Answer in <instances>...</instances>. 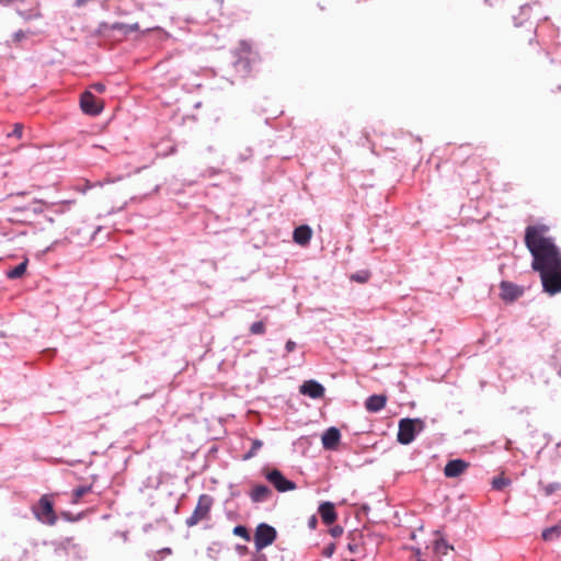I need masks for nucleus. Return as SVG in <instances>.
Instances as JSON below:
<instances>
[{"mask_svg":"<svg viewBox=\"0 0 561 561\" xmlns=\"http://www.w3.org/2000/svg\"><path fill=\"white\" fill-rule=\"evenodd\" d=\"M525 244L531 253V267L539 273L543 290L550 296L561 293V251L548 237V227L528 226Z\"/></svg>","mask_w":561,"mask_h":561,"instance_id":"1","label":"nucleus"},{"mask_svg":"<svg viewBox=\"0 0 561 561\" xmlns=\"http://www.w3.org/2000/svg\"><path fill=\"white\" fill-rule=\"evenodd\" d=\"M32 512L36 519L43 524L53 526L57 522V515L54 511L53 495H43L38 502L32 506Z\"/></svg>","mask_w":561,"mask_h":561,"instance_id":"2","label":"nucleus"},{"mask_svg":"<svg viewBox=\"0 0 561 561\" xmlns=\"http://www.w3.org/2000/svg\"><path fill=\"white\" fill-rule=\"evenodd\" d=\"M424 428V422L420 419H402L399 422L398 442L404 445L412 443Z\"/></svg>","mask_w":561,"mask_h":561,"instance_id":"3","label":"nucleus"},{"mask_svg":"<svg viewBox=\"0 0 561 561\" xmlns=\"http://www.w3.org/2000/svg\"><path fill=\"white\" fill-rule=\"evenodd\" d=\"M214 504V500L208 494H202L198 497L197 505L193 514L186 519V525L193 527L204 519H207Z\"/></svg>","mask_w":561,"mask_h":561,"instance_id":"4","label":"nucleus"},{"mask_svg":"<svg viewBox=\"0 0 561 561\" xmlns=\"http://www.w3.org/2000/svg\"><path fill=\"white\" fill-rule=\"evenodd\" d=\"M276 539V530L267 525V524H260L254 534V543L256 551H261L265 547L272 545Z\"/></svg>","mask_w":561,"mask_h":561,"instance_id":"5","label":"nucleus"},{"mask_svg":"<svg viewBox=\"0 0 561 561\" xmlns=\"http://www.w3.org/2000/svg\"><path fill=\"white\" fill-rule=\"evenodd\" d=\"M80 107L83 113L95 116L102 112L104 102L96 98L91 91H84L80 98Z\"/></svg>","mask_w":561,"mask_h":561,"instance_id":"6","label":"nucleus"},{"mask_svg":"<svg viewBox=\"0 0 561 561\" xmlns=\"http://www.w3.org/2000/svg\"><path fill=\"white\" fill-rule=\"evenodd\" d=\"M265 478L278 492H286L296 488V484L286 479L277 469L265 470Z\"/></svg>","mask_w":561,"mask_h":561,"instance_id":"7","label":"nucleus"},{"mask_svg":"<svg viewBox=\"0 0 561 561\" xmlns=\"http://www.w3.org/2000/svg\"><path fill=\"white\" fill-rule=\"evenodd\" d=\"M256 53L252 51L251 46L242 43L240 45V58L237 60L236 66L241 67L243 71L249 72L251 70V64L256 60Z\"/></svg>","mask_w":561,"mask_h":561,"instance_id":"8","label":"nucleus"},{"mask_svg":"<svg viewBox=\"0 0 561 561\" xmlns=\"http://www.w3.org/2000/svg\"><path fill=\"white\" fill-rule=\"evenodd\" d=\"M318 513L327 526H332L337 520L335 505L332 502H322L318 507Z\"/></svg>","mask_w":561,"mask_h":561,"instance_id":"9","label":"nucleus"},{"mask_svg":"<svg viewBox=\"0 0 561 561\" xmlns=\"http://www.w3.org/2000/svg\"><path fill=\"white\" fill-rule=\"evenodd\" d=\"M324 387L314 380L305 381L300 386V393H302L304 396H308L312 399L322 398L324 396Z\"/></svg>","mask_w":561,"mask_h":561,"instance_id":"10","label":"nucleus"},{"mask_svg":"<svg viewBox=\"0 0 561 561\" xmlns=\"http://www.w3.org/2000/svg\"><path fill=\"white\" fill-rule=\"evenodd\" d=\"M341 439V433L336 427H329L322 435V446L328 450H335Z\"/></svg>","mask_w":561,"mask_h":561,"instance_id":"11","label":"nucleus"},{"mask_svg":"<svg viewBox=\"0 0 561 561\" xmlns=\"http://www.w3.org/2000/svg\"><path fill=\"white\" fill-rule=\"evenodd\" d=\"M522 295H523L522 287H519L515 284L508 283V282H503L501 284L500 296L503 300L511 302V301L516 300Z\"/></svg>","mask_w":561,"mask_h":561,"instance_id":"12","label":"nucleus"},{"mask_svg":"<svg viewBox=\"0 0 561 561\" xmlns=\"http://www.w3.org/2000/svg\"><path fill=\"white\" fill-rule=\"evenodd\" d=\"M468 463L461 459H455L447 462L444 469V473L448 478H456L462 474L467 468Z\"/></svg>","mask_w":561,"mask_h":561,"instance_id":"13","label":"nucleus"},{"mask_svg":"<svg viewBox=\"0 0 561 561\" xmlns=\"http://www.w3.org/2000/svg\"><path fill=\"white\" fill-rule=\"evenodd\" d=\"M387 403V397L385 394H373L365 401V409L368 412L377 413L381 411Z\"/></svg>","mask_w":561,"mask_h":561,"instance_id":"14","label":"nucleus"},{"mask_svg":"<svg viewBox=\"0 0 561 561\" xmlns=\"http://www.w3.org/2000/svg\"><path fill=\"white\" fill-rule=\"evenodd\" d=\"M311 237H312V230L307 225L297 227L294 230V234H293L294 241L297 244L302 245V247H306L309 244Z\"/></svg>","mask_w":561,"mask_h":561,"instance_id":"15","label":"nucleus"},{"mask_svg":"<svg viewBox=\"0 0 561 561\" xmlns=\"http://www.w3.org/2000/svg\"><path fill=\"white\" fill-rule=\"evenodd\" d=\"M271 490L264 484H255L249 492V496L254 503L266 501L271 496Z\"/></svg>","mask_w":561,"mask_h":561,"instance_id":"16","label":"nucleus"},{"mask_svg":"<svg viewBox=\"0 0 561 561\" xmlns=\"http://www.w3.org/2000/svg\"><path fill=\"white\" fill-rule=\"evenodd\" d=\"M434 552L438 556H446L453 547L444 539L438 533L436 534V538L434 540L433 546Z\"/></svg>","mask_w":561,"mask_h":561,"instance_id":"17","label":"nucleus"},{"mask_svg":"<svg viewBox=\"0 0 561 561\" xmlns=\"http://www.w3.org/2000/svg\"><path fill=\"white\" fill-rule=\"evenodd\" d=\"M561 536V523L559 525L543 529L541 538L545 541H553L559 539Z\"/></svg>","mask_w":561,"mask_h":561,"instance_id":"18","label":"nucleus"},{"mask_svg":"<svg viewBox=\"0 0 561 561\" xmlns=\"http://www.w3.org/2000/svg\"><path fill=\"white\" fill-rule=\"evenodd\" d=\"M24 136V126L20 123H15L10 130H3L0 134V137L7 138H22Z\"/></svg>","mask_w":561,"mask_h":561,"instance_id":"19","label":"nucleus"},{"mask_svg":"<svg viewBox=\"0 0 561 561\" xmlns=\"http://www.w3.org/2000/svg\"><path fill=\"white\" fill-rule=\"evenodd\" d=\"M27 264H28V260L25 257L21 264H19L14 268L7 272L8 278L16 279V278L22 277L26 272Z\"/></svg>","mask_w":561,"mask_h":561,"instance_id":"20","label":"nucleus"},{"mask_svg":"<svg viewBox=\"0 0 561 561\" xmlns=\"http://www.w3.org/2000/svg\"><path fill=\"white\" fill-rule=\"evenodd\" d=\"M91 492L90 485L78 486L72 491L71 494V504L80 503L81 499Z\"/></svg>","mask_w":561,"mask_h":561,"instance_id":"21","label":"nucleus"},{"mask_svg":"<svg viewBox=\"0 0 561 561\" xmlns=\"http://www.w3.org/2000/svg\"><path fill=\"white\" fill-rule=\"evenodd\" d=\"M111 30L121 31V32H123L126 35V34H129V33L138 31L139 30V25H138V23L124 24V23L116 22V23L111 25Z\"/></svg>","mask_w":561,"mask_h":561,"instance_id":"22","label":"nucleus"},{"mask_svg":"<svg viewBox=\"0 0 561 561\" xmlns=\"http://www.w3.org/2000/svg\"><path fill=\"white\" fill-rule=\"evenodd\" d=\"M233 534L236 536H239L241 538H243L245 541H250L251 540V536H250V533L248 530V528L245 526H242V525H238L233 528Z\"/></svg>","mask_w":561,"mask_h":561,"instance_id":"23","label":"nucleus"},{"mask_svg":"<svg viewBox=\"0 0 561 561\" xmlns=\"http://www.w3.org/2000/svg\"><path fill=\"white\" fill-rule=\"evenodd\" d=\"M265 323L263 321H257L251 324L250 332L254 335H261L265 333Z\"/></svg>","mask_w":561,"mask_h":561,"instance_id":"24","label":"nucleus"},{"mask_svg":"<svg viewBox=\"0 0 561 561\" xmlns=\"http://www.w3.org/2000/svg\"><path fill=\"white\" fill-rule=\"evenodd\" d=\"M511 483V480L505 477H499L493 479V489L502 490Z\"/></svg>","mask_w":561,"mask_h":561,"instance_id":"25","label":"nucleus"},{"mask_svg":"<svg viewBox=\"0 0 561 561\" xmlns=\"http://www.w3.org/2000/svg\"><path fill=\"white\" fill-rule=\"evenodd\" d=\"M262 445H263V443L261 440L254 439L252 442V448L250 449V451L245 458L253 457L257 453V450L262 447Z\"/></svg>","mask_w":561,"mask_h":561,"instance_id":"26","label":"nucleus"},{"mask_svg":"<svg viewBox=\"0 0 561 561\" xmlns=\"http://www.w3.org/2000/svg\"><path fill=\"white\" fill-rule=\"evenodd\" d=\"M329 534L332 537L337 538L343 534V528L339 525H335L329 529Z\"/></svg>","mask_w":561,"mask_h":561,"instance_id":"27","label":"nucleus"},{"mask_svg":"<svg viewBox=\"0 0 561 561\" xmlns=\"http://www.w3.org/2000/svg\"><path fill=\"white\" fill-rule=\"evenodd\" d=\"M318 526V518L316 515H312L308 519V527L312 530H314Z\"/></svg>","mask_w":561,"mask_h":561,"instance_id":"28","label":"nucleus"},{"mask_svg":"<svg viewBox=\"0 0 561 561\" xmlns=\"http://www.w3.org/2000/svg\"><path fill=\"white\" fill-rule=\"evenodd\" d=\"M91 89L99 93H103L105 91V85L103 83L98 82V83H93L91 85Z\"/></svg>","mask_w":561,"mask_h":561,"instance_id":"29","label":"nucleus"},{"mask_svg":"<svg viewBox=\"0 0 561 561\" xmlns=\"http://www.w3.org/2000/svg\"><path fill=\"white\" fill-rule=\"evenodd\" d=\"M296 348V343L291 340L287 341L286 345H285V350L286 352L290 353L293 352L294 350Z\"/></svg>","mask_w":561,"mask_h":561,"instance_id":"30","label":"nucleus"},{"mask_svg":"<svg viewBox=\"0 0 561 561\" xmlns=\"http://www.w3.org/2000/svg\"><path fill=\"white\" fill-rule=\"evenodd\" d=\"M251 561H267V558L265 554L256 553Z\"/></svg>","mask_w":561,"mask_h":561,"instance_id":"31","label":"nucleus"},{"mask_svg":"<svg viewBox=\"0 0 561 561\" xmlns=\"http://www.w3.org/2000/svg\"><path fill=\"white\" fill-rule=\"evenodd\" d=\"M237 551L240 553V554H245L248 552V547L247 546H237Z\"/></svg>","mask_w":561,"mask_h":561,"instance_id":"32","label":"nucleus"},{"mask_svg":"<svg viewBox=\"0 0 561 561\" xmlns=\"http://www.w3.org/2000/svg\"><path fill=\"white\" fill-rule=\"evenodd\" d=\"M352 278L357 280V282H366V279H367V277H362V276H358V275H354Z\"/></svg>","mask_w":561,"mask_h":561,"instance_id":"33","label":"nucleus"},{"mask_svg":"<svg viewBox=\"0 0 561 561\" xmlns=\"http://www.w3.org/2000/svg\"><path fill=\"white\" fill-rule=\"evenodd\" d=\"M34 16H35V18H39V16H41V13H39V12H36V13L34 14Z\"/></svg>","mask_w":561,"mask_h":561,"instance_id":"34","label":"nucleus"}]
</instances>
